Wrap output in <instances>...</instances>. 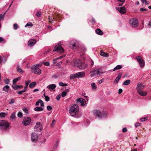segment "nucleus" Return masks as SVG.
Masks as SVG:
<instances>
[{"instance_id": "f704fd0d", "label": "nucleus", "mask_w": 151, "mask_h": 151, "mask_svg": "<svg viewBox=\"0 0 151 151\" xmlns=\"http://www.w3.org/2000/svg\"><path fill=\"white\" fill-rule=\"evenodd\" d=\"M22 109L24 112L26 114H29V111L25 107H23Z\"/></svg>"}, {"instance_id": "1a4fd4ad", "label": "nucleus", "mask_w": 151, "mask_h": 151, "mask_svg": "<svg viewBox=\"0 0 151 151\" xmlns=\"http://www.w3.org/2000/svg\"><path fill=\"white\" fill-rule=\"evenodd\" d=\"M136 58L139 64L140 67H143L145 65V63L141 57L139 56H137Z\"/></svg>"}, {"instance_id": "ddd939ff", "label": "nucleus", "mask_w": 151, "mask_h": 151, "mask_svg": "<svg viewBox=\"0 0 151 151\" xmlns=\"http://www.w3.org/2000/svg\"><path fill=\"white\" fill-rule=\"evenodd\" d=\"M99 69H97L96 70H93L91 71V76L92 77L100 73H103V72H101L100 71Z\"/></svg>"}, {"instance_id": "5fc2aeb1", "label": "nucleus", "mask_w": 151, "mask_h": 151, "mask_svg": "<svg viewBox=\"0 0 151 151\" xmlns=\"http://www.w3.org/2000/svg\"><path fill=\"white\" fill-rule=\"evenodd\" d=\"M47 109L49 111L51 110L52 109V106H47Z\"/></svg>"}, {"instance_id": "9d476101", "label": "nucleus", "mask_w": 151, "mask_h": 151, "mask_svg": "<svg viewBox=\"0 0 151 151\" xmlns=\"http://www.w3.org/2000/svg\"><path fill=\"white\" fill-rule=\"evenodd\" d=\"M116 9L120 13L122 14L125 13L127 11L126 8L124 6L118 7L116 8Z\"/></svg>"}, {"instance_id": "69168bd1", "label": "nucleus", "mask_w": 151, "mask_h": 151, "mask_svg": "<svg viewBox=\"0 0 151 151\" xmlns=\"http://www.w3.org/2000/svg\"><path fill=\"white\" fill-rule=\"evenodd\" d=\"M4 41V39L3 38L0 37V42H2Z\"/></svg>"}, {"instance_id": "a878e982", "label": "nucleus", "mask_w": 151, "mask_h": 151, "mask_svg": "<svg viewBox=\"0 0 151 151\" xmlns=\"http://www.w3.org/2000/svg\"><path fill=\"white\" fill-rule=\"evenodd\" d=\"M96 33L99 35H102L103 34L102 31L99 29H97L96 30Z\"/></svg>"}, {"instance_id": "6e6d98bb", "label": "nucleus", "mask_w": 151, "mask_h": 151, "mask_svg": "<svg viewBox=\"0 0 151 151\" xmlns=\"http://www.w3.org/2000/svg\"><path fill=\"white\" fill-rule=\"evenodd\" d=\"M44 64L46 66H48L50 65V63L49 62H46L44 63Z\"/></svg>"}, {"instance_id": "7c9ffc66", "label": "nucleus", "mask_w": 151, "mask_h": 151, "mask_svg": "<svg viewBox=\"0 0 151 151\" xmlns=\"http://www.w3.org/2000/svg\"><path fill=\"white\" fill-rule=\"evenodd\" d=\"M78 50L82 53L85 52L86 50V48L84 47H80L79 48Z\"/></svg>"}, {"instance_id": "f257e3e1", "label": "nucleus", "mask_w": 151, "mask_h": 151, "mask_svg": "<svg viewBox=\"0 0 151 151\" xmlns=\"http://www.w3.org/2000/svg\"><path fill=\"white\" fill-rule=\"evenodd\" d=\"M79 109V108L78 105L73 104L71 106L69 112L71 116H74L78 113Z\"/></svg>"}, {"instance_id": "0eeeda50", "label": "nucleus", "mask_w": 151, "mask_h": 151, "mask_svg": "<svg viewBox=\"0 0 151 151\" xmlns=\"http://www.w3.org/2000/svg\"><path fill=\"white\" fill-rule=\"evenodd\" d=\"M31 121V119L30 117H25L23 119L22 124L24 126H27L29 125Z\"/></svg>"}, {"instance_id": "4be33fe9", "label": "nucleus", "mask_w": 151, "mask_h": 151, "mask_svg": "<svg viewBox=\"0 0 151 151\" xmlns=\"http://www.w3.org/2000/svg\"><path fill=\"white\" fill-rule=\"evenodd\" d=\"M145 85H143L141 83L139 82L137 83V89L138 90V89L141 90V89Z\"/></svg>"}, {"instance_id": "49530a36", "label": "nucleus", "mask_w": 151, "mask_h": 151, "mask_svg": "<svg viewBox=\"0 0 151 151\" xmlns=\"http://www.w3.org/2000/svg\"><path fill=\"white\" fill-rule=\"evenodd\" d=\"M19 85H14L12 86V87L14 89H17L19 88Z\"/></svg>"}, {"instance_id": "423d86ee", "label": "nucleus", "mask_w": 151, "mask_h": 151, "mask_svg": "<svg viewBox=\"0 0 151 151\" xmlns=\"http://www.w3.org/2000/svg\"><path fill=\"white\" fill-rule=\"evenodd\" d=\"M129 23L132 27H137L138 25V21L137 19H133L130 20Z\"/></svg>"}, {"instance_id": "3c124183", "label": "nucleus", "mask_w": 151, "mask_h": 151, "mask_svg": "<svg viewBox=\"0 0 151 151\" xmlns=\"http://www.w3.org/2000/svg\"><path fill=\"white\" fill-rule=\"evenodd\" d=\"M41 14V13L40 12H37L36 14V15L37 17H39L40 16Z\"/></svg>"}, {"instance_id": "4468645a", "label": "nucleus", "mask_w": 151, "mask_h": 151, "mask_svg": "<svg viewBox=\"0 0 151 151\" xmlns=\"http://www.w3.org/2000/svg\"><path fill=\"white\" fill-rule=\"evenodd\" d=\"M93 113L94 115L98 117H102L103 116V114L100 111L98 110H95L93 111Z\"/></svg>"}, {"instance_id": "4d7b16f0", "label": "nucleus", "mask_w": 151, "mask_h": 151, "mask_svg": "<svg viewBox=\"0 0 151 151\" xmlns=\"http://www.w3.org/2000/svg\"><path fill=\"white\" fill-rule=\"evenodd\" d=\"M127 131V129L126 127L122 129V131L123 132H125Z\"/></svg>"}, {"instance_id": "393cba45", "label": "nucleus", "mask_w": 151, "mask_h": 151, "mask_svg": "<svg viewBox=\"0 0 151 151\" xmlns=\"http://www.w3.org/2000/svg\"><path fill=\"white\" fill-rule=\"evenodd\" d=\"M8 115L7 112L0 113V117L4 118Z\"/></svg>"}, {"instance_id": "f3484780", "label": "nucleus", "mask_w": 151, "mask_h": 151, "mask_svg": "<svg viewBox=\"0 0 151 151\" xmlns=\"http://www.w3.org/2000/svg\"><path fill=\"white\" fill-rule=\"evenodd\" d=\"M85 73L83 72H81L76 73L77 78L83 77L85 76Z\"/></svg>"}, {"instance_id": "2f4dec72", "label": "nucleus", "mask_w": 151, "mask_h": 151, "mask_svg": "<svg viewBox=\"0 0 151 151\" xmlns=\"http://www.w3.org/2000/svg\"><path fill=\"white\" fill-rule=\"evenodd\" d=\"M122 68V66L121 65H118L116 66L113 69V70L115 71L116 70L121 69Z\"/></svg>"}, {"instance_id": "c03bdc74", "label": "nucleus", "mask_w": 151, "mask_h": 151, "mask_svg": "<svg viewBox=\"0 0 151 151\" xmlns=\"http://www.w3.org/2000/svg\"><path fill=\"white\" fill-rule=\"evenodd\" d=\"M17 116L19 117H22L23 116V114L21 112L19 111L18 113Z\"/></svg>"}, {"instance_id": "052dcab7", "label": "nucleus", "mask_w": 151, "mask_h": 151, "mask_svg": "<svg viewBox=\"0 0 151 151\" xmlns=\"http://www.w3.org/2000/svg\"><path fill=\"white\" fill-rule=\"evenodd\" d=\"M4 82L6 84H8L9 82V80L8 79H6L4 80Z\"/></svg>"}, {"instance_id": "37998d69", "label": "nucleus", "mask_w": 151, "mask_h": 151, "mask_svg": "<svg viewBox=\"0 0 151 151\" xmlns=\"http://www.w3.org/2000/svg\"><path fill=\"white\" fill-rule=\"evenodd\" d=\"M9 104H13L14 103V102H15V100L13 99H11V100H9Z\"/></svg>"}, {"instance_id": "338daca9", "label": "nucleus", "mask_w": 151, "mask_h": 151, "mask_svg": "<svg viewBox=\"0 0 151 151\" xmlns=\"http://www.w3.org/2000/svg\"><path fill=\"white\" fill-rule=\"evenodd\" d=\"M91 62L90 65H91V67H92V66L93 65L94 62H93V61L92 60H91Z\"/></svg>"}, {"instance_id": "603ef678", "label": "nucleus", "mask_w": 151, "mask_h": 151, "mask_svg": "<svg viewBox=\"0 0 151 151\" xmlns=\"http://www.w3.org/2000/svg\"><path fill=\"white\" fill-rule=\"evenodd\" d=\"M45 100L47 101H48L50 100V98L47 96H45Z\"/></svg>"}, {"instance_id": "a19ab883", "label": "nucleus", "mask_w": 151, "mask_h": 151, "mask_svg": "<svg viewBox=\"0 0 151 151\" xmlns=\"http://www.w3.org/2000/svg\"><path fill=\"white\" fill-rule=\"evenodd\" d=\"M17 70L19 73L23 72L22 69L19 67L18 65H17Z\"/></svg>"}, {"instance_id": "39448f33", "label": "nucleus", "mask_w": 151, "mask_h": 151, "mask_svg": "<svg viewBox=\"0 0 151 151\" xmlns=\"http://www.w3.org/2000/svg\"><path fill=\"white\" fill-rule=\"evenodd\" d=\"M53 51H57L59 52L62 53L64 52V50L61 46V45L59 44H58L55 47Z\"/></svg>"}, {"instance_id": "e433bc0d", "label": "nucleus", "mask_w": 151, "mask_h": 151, "mask_svg": "<svg viewBox=\"0 0 151 151\" xmlns=\"http://www.w3.org/2000/svg\"><path fill=\"white\" fill-rule=\"evenodd\" d=\"M76 73L71 75L70 76V79H73L75 78H77L76 77Z\"/></svg>"}, {"instance_id": "c9c22d12", "label": "nucleus", "mask_w": 151, "mask_h": 151, "mask_svg": "<svg viewBox=\"0 0 151 151\" xmlns=\"http://www.w3.org/2000/svg\"><path fill=\"white\" fill-rule=\"evenodd\" d=\"M20 78L18 77L17 78L14 79L13 81V83L14 84H15L18 80H20Z\"/></svg>"}, {"instance_id": "c85d7f7f", "label": "nucleus", "mask_w": 151, "mask_h": 151, "mask_svg": "<svg viewBox=\"0 0 151 151\" xmlns=\"http://www.w3.org/2000/svg\"><path fill=\"white\" fill-rule=\"evenodd\" d=\"M36 82H32L31 83L29 84V87L30 88H32L36 86Z\"/></svg>"}, {"instance_id": "f03ea898", "label": "nucleus", "mask_w": 151, "mask_h": 151, "mask_svg": "<svg viewBox=\"0 0 151 151\" xmlns=\"http://www.w3.org/2000/svg\"><path fill=\"white\" fill-rule=\"evenodd\" d=\"M74 66L79 69H84L87 66V65L84 63H82L80 60H76L74 62Z\"/></svg>"}, {"instance_id": "aec40b11", "label": "nucleus", "mask_w": 151, "mask_h": 151, "mask_svg": "<svg viewBox=\"0 0 151 151\" xmlns=\"http://www.w3.org/2000/svg\"><path fill=\"white\" fill-rule=\"evenodd\" d=\"M138 93L141 96H145L147 95V93L139 89L137 90Z\"/></svg>"}, {"instance_id": "5701e85b", "label": "nucleus", "mask_w": 151, "mask_h": 151, "mask_svg": "<svg viewBox=\"0 0 151 151\" xmlns=\"http://www.w3.org/2000/svg\"><path fill=\"white\" fill-rule=\"evenodd\" d=\"M100 54L101 56L104 57H108L109 56V54L104 52L103 50L101 51Z\"/></svg>"}, {"instance_id": "774afa93", "label": "nucleus", "mask_w": 151, "mask_h": 151, "mask_svg": "<svg viewBox=\"0 0 151 151\" xmlns=\"http://www.w3.org/2000/svg\"><path fill=\"white\" fill-rule=\"evenodd\" d=\"M64 56H63H63H60L59 57L57 58V59H58V60L59 59H61V58H63Z\"/></svg>"}, {"instance_id": "b1692460", "label": "nucleus", "mask_w": 151, "mask_h": 151, "mask_svg": "<svg viewBox=\"0 0 151 151\" xmlns=\"http://www.w3.org/2000/svg\"><path fill=\"white\" fill-rule=\"evenodd\" d=\"M122 76V75L119 74L118 75V76H117L116 78L114 83H118L119 81L120 78H121Z\"/></svg>"}, {"instance_id": "13d9d810", "label": "nucleus", "mask_w": 151, "mask_h": 151, "mask_svg": "<svg viewBox=\"0 0 151 151\" xmlns=\"http://www.w3.org/2000/svg\"><path fill=\"white\" fill-rule=\"evenodd\" d=\"M55 120H52V124H51V126L52 127H53L54 126V124L55 122Z\"/></svg>"}, {"instance_id": "a18cd8bd", "label": "nucleus", "mask_w": 151, "mask_h": 151, "mask_svg": "<svg viewBox=\"0 0 151 151\" xmlns=\"http://www.w3.org/2000/svg\"><path fill=\"white\" fill-rule=\"evenodd\" d=\"M14 28V29H17L18 27V25L17 24H14L13 26Z\"/></svg>"}, {"instance_id": "412c9836", "label": "nucleus", "mask_w": 151, "mask_h": 151, "mask_svg": "<svg viewBox=\"0 0 151 151\" xmlns=\"http://www.w3.org/2000/svg\"><path fill=\"white\" fill-rule=\"evenodd\" d=\"M40 104V106L41 107H43L44 106V104L43 101L41 99L39 100L35 104L36 106H39V104Z\"/></svg>"}, {"instance_id": "bf43d9fd", "label": "nucleus", "mask_w": 151, "mask_h": 151, "mask_svg": "<svg viewBox=\"0 0 151 151\" xmlns=\"http://www.w3.org/2000/svg\"><path fill=\"white\" fill-rule=\"evenodd\" d=\"M58 60V59H57V58L54 59L53 60V63L54 64H55V63H56L57 62V60Z\"/></svg>"}, {"instance_id": "c756f323", "label": "nucleus", "mask_w": 151, "mask_h": 151, "mask_svg": "<svg viewBox=\"0 0 151 151\" xmlns=\"http://www.w3.org/2000/svg\"><path fill=\"white\" fill-rule=\"evenodd\" d=\"M34 110L36 111H43V109L42 107H37L34 108Z\"/></svg>"}, {"instance_id": "20e7f679", "label": "nucleus", "mask_w": 151, "mask_h": 151, "mask_svg": "<svg viewBox=\"0 0 151 151\" xmlns=\"http://www.w3.org/2000/svg\"><path fill=\"white\" fill-rule=\"evenodd\" d=\"M39 66V64H38L36 65L35 66L33 67H31V70H33L34 72L36 74L38 75H40L42 71L41 70L38 68Z\"/></svg>"}, {"instance_id": "6e6552de", "label": "nucleus", "mask_w": 151, "mask_h": 151, "mask_svg": "<svg viewBox=\"0 0 151 151\" xmlns=\"http://www.w3.org/2000/svg\"><path fill=\"white\" fill-rule=\"evenodd\" d=\"M42 129V127L41 123L40 122H37L34 128L35 131L40 132Z\"/></svg>"}, {"instance_id": "9b49d317", "label": "nucleus", "mask_w": 151, "mask_h": 151, "mask_svg": "<svg viewBox=\"0 0 151 151\" xmlns=\"http://www.w3.org/2000/svg\"><path fill=\"white\" fill-rule=\"evenodd\" d=\"M38 134H37L34 132L32 133L31 135L32 141L33 142H36L37 140Z\"/></svg>"}, {"instance_id": "864d4df0", "label": "nucleus", "mask_w": 151, "mask_h": 151, "mask_svg": "<svg viewBox=\"0 0 151 151\" xmlns=\"http://www.w3.org/2000/svg\"><path fill=\"white\" fill-rule=\"evenodd\" d=\"M61 95L60 94H59L56 97V99L58 101L60 99L61 97Z\"/></svg>"}, {"instance_id": "de8ad7c7", "label": "nucleus", "mask_w": 151, "mask_h": 151, "mask_svg": "<svg viewBox=\"0 0 151 151\" xmlns=\"http://www.w3.org/2000/svg\"><path fill=\"white\" fill-rule=\"evenodd\" d=\"M67 95V93L65 91H63L62 93V96L64 97L65 96Z\"/></svg>"}, {"instance_id": "7ed1b4c3", "label": "nucleus", "mask_w": 151, "mask_h": 151, "mask_svg": "<svg viewBox=\"0 0 151 151\" xmlns=\"http://www.w3.org/2000/svg\"><path fill=\"white\" fill-rule=\"evenodd\" d=\"M10 123L5 120L0 121V128L2 129H7L10 128Z\"/></svg>"}, {"instance_id": "79ce46f5", "label": "nucleus", "mask_w": 151, "mask_h": 151, "mask_svg": "<svg viewBox=\"0 0 151 151\" xmlns=\"http://www.w3.org/2000/svg\"><path fill=\"white\" fill-rule=\"evenodd\" d=\"M33 24H32V23L31 22H28L26 24L25 26V27H27L28 26H33Z\"/></svg>"}, {"instance_id": "ea45409f", "label": "nucleus", "mask_w": 151, "mask_h": 151, "mask_svg": "<svg viewBox=\"0 0 151 151\" xmlns=\"http://www.w3.org/2000/svg\"><path fill=\"white\" fill-rule=\"evenodd\" d=\"M26 91H27L26 90L24 89L22 90L17 91V93L18 94L21 95L23 93L26 92Z\"/></svg>"}, {"instance_id": "e2e57ef3", "label": "nucleus", "mask_w": 151, "mask_h": 151, "mask_svg": "<svg viewBox=\"0 0 151 151\" xmlns=\"http://www.w3.org/2000/svg\"><path fill=\"white\" fill-rule=\"evenodd\" d=\"M147 10V9H145L143 8H141L140 9V11H142V12L145 11Z\"/></svg>"}, {"instance_id": "58836bf2", "label": "nucleus", "mask_w": 151, "mask_h": 151, "mask_svg": "<svg viewBox=\"0 0 151 151\" xmlns=\"http://www.w3.org/2000/svg\"><path fill=\"white\" fill-rule=\"evenodd\" d=\"M59 85L62 86H67V84L66 83H64L63 82H60L59 83Z\"/></svg>"}, {"instance_id": "6ab92c4d", "label": "nucleus", "mask_w": 151, "mask_h": 151, "mask_svg": "<svg viewBox=\"0 0 151 151\" xmlns=\"http://www.w3.org/2000/svg\"><path fill=\"white\" fill-rule=\"evenodd\" d=\"M47 88L50 90H52L56 88V85L55 84H51L47 86Z\"/></svg>"}, {"instance_id": "a211bd4d", "label": "nucleus", "mask_w": 151, "mask_h": 151, "mask_svg": "<svg viewBox=\"0 0 151 151\" xmlns=\"http://www.w3.org/2000/svg\"><path fill=\"white\" fill-rule=\"evenodd\" d=\"M6 60L7 58L6 57L4 56L1 57L0 55V64H1L2 63H4L6 61Z\"/></svg>"}, {"instance_id": "dca6fc26", "label": "nucleus", "mask_w": 151, "mask_h": 151, "mask_svg": "<svg viewBox=\"0 0 151 151\" xmlns=\"http://www.w3.org/2000/svg\"><path fill=\"white\" fill-rule=\"evenodd\" d=\"M36 43V40L35 39H32L29 40L28 42V45L30 46H33Z\"/></svg>"}, {"instance_id": "4c0bfd02", "label": "nucleus", "mask_w": 151, "mask_h": 151, "mask_svg": "<svg viewBox=\"0 0 151 151\" xmlns=\"http://www.w3.org/2000/svg\"><path fill=\"white\" fill-rule=\"evenodd\" d=\"M30 82V81H28L25 83V86L24 87V88L25 90L27 91V88Z\"/></svg>"}, {"instance_id": "473e14b6", "label": "nucleus", "mask_w": 151, "mask_h": 151, "mask_svg": "<svg viewBox=\"0 0 151 151\" xmlns=\"http://www.w3.org/2000/svg\"><path fill=\"white\" fill-rule=\"evenodd\" d=\"M10 118L12 120H13L16 118L15 113L14 112H13L10 116Z\"/></svg>"}, {"instance_id": "8fccbe9b", "label": "nucleus", "mask_w": 151, "mask_h": 151, "mask_svg": "<svg viewBox=\"0 0 151 151\" xmlns=\"http://www.w3.org/2000/svg\"><path fill=\"white\" fill-rule=\"evenodd\" d=\"M104 78H103L102 79L99 80L98 81V82L99 83L101 84V83H102L103 82H104Z\"/></svg>"}, {"instance_id": "bb28decb", "label": "nucleus", "mask_w": 151, "mask_h": 151, "mask_svg": "<svg viewBox=\"0 0 151 151\" xmlns=\"http://www.w3.org/2000/svg\"><path fill=\"white\" fill-rule=\"evenodd\" d=\"M9 88V86L8 85H6L3 88V90L6 92H8Z\"/></svg>"}, {"instance_id": "f8f14e48", "label": "nucleus", "mask_w": 151, "mask_h": 151, "mask_svg": "<svg viewBox=\"0 0 151 151\" xmlns=\"http://www.w3.org/2000/svg\"><path fill=\"white\" fill-rule=\"evenodd\" d=\"M76 102H79L82 106H84L86 104V101L85 100L82 98H80L77 99L76 100Z\"/></svg>"}, {"instance_id": "680f3d73", "label": "nucleus", "mask_w": 151, "mask_h": 151, "mask_svg": "<svg viewBox=\"0 0 151 151\" xmlns=\"http://www.w3.org/2000/svg\"><path fill=\"white\" fill-rule=\"evenodd\" d=\"M140 125V123H136L135 124V127H138Z\"/></svg>"}, {"instance_id": "0e129e2a", "label": "nucleus", "mask_w": 151, "mask_h": 151, "mask_svg": "<svg viewBox=\"0 0 151 151\" xmlns=\"http://www.w3.org/2000/svg\"><path fill=\"white\" fill-rule=\"evenodd\" d=\"M122 92V89H119V90L118 93L119 94H120Z\"/></svg>"}, {"instance_id": "cd10ccee", "label": "nucleus", "mask_w": 151, "mask_h": 151, "mask_svg": "<svg viewBox=\"0 0 151 151\" xmlns=\"http://www.w3.org/2000/svg\"><path fill=\"white\" fill-rule=\"evenodd\" d=\"M91 86L93 90H96L97 88V86L94 83H92L91 84Z\"/></svg>"}, {"instance_id": "09e8293b", "label": "nucleus", "mask_w": 151, "mask_h": 151, "mask_svg": "<svg viewBox=\"0 0 151 151\" xmlns=\"http://www.w3.org/2000/svg\"><path fill=\"white\" fill-rule=\"evenodd\" d=\"M147 117H145L143 118H141L140 119V120L141 122H144L147 119Z\"/></svg>"}, {"instance_id": "2eb2a0df", "label": "nucleus", "mask_w": 151, "mask_h": 151, "mask_svg": "<svg viewBox=\"0 0 151 151\" xmlns=\"http://www.w3.org/2000/svg\"><path fill=\"white\" fill-rule=\"evenodd\" d=\"M73 43H71L70 44V47L73 49H76L78 46L77 42L75 40L73 41Z\"/></svg>"}, {"instance_id": "72a5a7b5", "label": "nucleus", "mask_w": 151, "mask_h": 151, "mask_svg": "<svg viewBox=\"0 0 151 151\" xmlns=\"http://www.w3.org/2000/svg\"><path fill=\"white\" fill-rule=\"evenodd\" d=\"M130 81L129 80H127L125 81L123 83V85H129L130 83Z\"/></svg>"}]
</instances>
